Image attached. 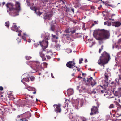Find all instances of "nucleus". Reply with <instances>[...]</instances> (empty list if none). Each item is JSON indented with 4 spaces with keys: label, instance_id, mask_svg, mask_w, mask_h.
<instances>
[{
    "label": "nucleus",
    "instance_id": "f257e3e1",
    "mask_svg": "<svg viewBox=\"0 0 121 121\" xmlns=\"http://www.w3.org/2000/svg\"><path fill=\"white\" fill-rule=\"evenodd\" d=\"M6 6L7 9L10 11L9 13L10 15L15 16L19 15L18 13L20 10V4L19 2H16L15 5L12 3H8Z\"/></svg>",
    "mask_w": 121,
    "mask_h": 121
},
{
    "label": "nucleus",
    "instance_id": "f03ea898",
    "mask_svg": "<svg viewBox=\"0 0 121 121\" xmlns=\"http://www.w3.org/2000/svg\"><path fill=\"white\" fill-rule=\"evenodd\" d=\"M93 35L96 39L101 41L104 38L108 39L110 34L109 32L106 30L98 29L94 30Z\"/></svg>",
    "mask_w": 121,
    "mask_h": 121
},
{
    "label": "nucleus",
    "instance_id": "7ed1b4c3",
    "mask_svg": "<svg viewBox=\"0 0 121 121\" xmlns=\"http://www.w3.org/2000/svg\"><path fill=\"white\" fill-rule=\"evenodd\" d=\"M28 65H30L32 68L33 71L32 72L33 73L41 71L43 68L42 64L38 61H30L29 62Z\"/></svg>",
    "mask_w": 121,
    "mask_h": 121
},
{
    "label": "nucleus",
    "instance_id": "20e7f679",
    "mask_svg": "<svg viewBox=\"0 0 121 121\" xmlns=\"http://www.w3.org/2000/svg\"><path fill=\"white\" fill-rule=\"evenodd\" d=\"M102 56L98 60V63L99 65L103 66L104 67V64L108 63L110 58V56L109 54L105 52H104L102 54Z\"/></svg>",
    "mask_w": 121,
    "mask_h": 121
},
{
    "label": "nucleus",
    "instance_id": "39448f33",
    "mask_svg": "<svg viewBox=\"0 0 121 121\" xmlns=\"http://www.w3.org/2000/svg\"><path fill=\"white\" fill-rule=\"evenodd\" d=\"M50 34L48 33H43L42 34L41 37L44 38L45 40H43L42 42L39 41L40 45L43 49H45L48 47V42L46 40H48L50 38Z\"/></svg>",
    "mask_w": 121,
    "mask_h": 121
},
{
    "label": "nucleus",
    "instance_id": "423d86ee",
    "mask_svg": "<svg viewBox=\"0 0 121 121\" xmlns=\"http://www.w3.org/2000/svg\"><path fill=\"white\" fill-rule=\"evenodd\" d=\"M97 107L95 106H93L92 108L91 109V112L90 114L91 115L95 114L98 113V108L99 107V104L98 102L97 103Z\"/></svg>",
    "mask_w": 121,
    "mask_h": 121
},
{
    "label": "nucleus",
    "instance_id": "0eeeda50",
    "mask_svg": "<svg viewBox=\"0 0 121 121\" xmlns=\"http://www.w3.org/2000/svg\"><path fill=\"white\" fill-rule=\"evenodd\" d=\"M53 106L54 107L55 109L54 111L56 112L60 113L61 112V109L60 108L61 105L59 104L58 105H54Z\"/></svg>",
    "mask_w": 121,
    "mask_h": 121
},
{
    "label": "nucleus",
    "instance_id": "6e6552de",
    "mask_svg": "<svg viewBox=\"0 0 121 121\" xmlns=\"http://www.w3.org/2000/svg\"><path fill=\"white\" fill-rule=\"evenodd\" d=\"M75 63L72 61H70L67 63L66 65L67 67L70 68H73L75 67Z\"/></svg>",
    "mask_w": 121,
    "mask_h": 121
},
{
    "label": "nucleus",
    "instance_id": "1a4fd4ad",
    "mask_svg": "<svg viewBox=\"0 0 121 121\" xmlns=\"http://www.w3.org/2000/svg\"><path fill=\"white\" fill-rule=\"evenodd\" d=\"M114 95L116 96H118L119 98L121 96V88H118V90L117 91H113Z\"/></svg>",
    "mask_w": 121,
    "mask_h": 121
},
{
    "label": "nucleus",
    "instance_id": "9d476101",
    "mask_svg": "<svg viewBox=\"0 0 121 121\" xmlns=\"http://www.w3.org/2000/svg\"><path fill=\"white\" fill-rule=\"evenodd\" d=\"M12 30L14 31L17 32H20L21 31L18 30V27H17L15 23H13V26L12 27Z\"/></svg>",
    "mask_w": 121,
    "mask_h": 121
},
{
    "label": "nucleus",
    "instance_id": "9b49d317",
    "mask_svg": "<svg viewBox=\"0 0 121 121\" xmlns=\"http://www.w3.org/2000/svg\"><path fill=\"white\" fill-rule=\"evenodd\" d=\"M51 30L53 31L54 30L55 26L56 25V23L55 21H52V22L51 24Z\"/></svg>",
    "mask_w": 121,
    "mask_h": 121
},
{
    "label": "nucleus",
    "instance_id": "f8f14e48",
    "mask_svg": "<svg viewBox=\"0 0 121 121\" xmlns=\"http://www.w3.org/2000/svg\"><path fill=\"white\" fill-rule=\"evenodd\" d=\"M118 78H116L115 81V83L117 84H118L121 82V74H118Z\"/></svg>",
    "mask_w": 121,
    "mask_h": 121
},
{
    "label": "nucleus",
    "instance_id": "ddd939ff",
    "mask_svg": "<svg viewBox=\"0 0 121 121\" xmlns=\"http://www.w3.org/2000/svg\"><path fill=\"white\" fill-rule=\"evenodd\" d=\"M112 25L115 27H118L120 26L121 25V23L119 22H112Z\"/></svg>",
    "mask_w": 121,
    "mask_h": 121
},
{
    "label": "nucleus",
    "instance_id": "4468645a",
    "mask_svg": "<svg viewBox=\"0 0 121 121\" xmlns=\"http://www.w3.org/2000/svg\"><path fill=\"white\" fill-rule=\"evenodd\" d=\"M67 92L69 96L73 94L74 92L73 90L71 88L67 90Z\"/></svg>",
    "mask_w": 121,
    "mask_h": 121
},
{
    "label": "nucleus",
    "instance_id": "2eb2a0df",
    "mask_svg": "<svg viewBox=\"0 0 121 121\" xmlns=\"http://www.w3.org/2000/svg\"><path fill=\"white\" fill-rule=\"evenodd\" d=\"M52 16L53 15L52 13L47 14L45 16L44 18L45 20H50Z\"/></svg>",
    "mask_w": 121,
    "mask_h": 121
},
{
    "label": "nucleus",
    "instance_id": "dca6fc26",
    "mask_svg": "<svg viewBox=\"0 0 121 121\" xmlns=\"http://www.w3.org/2000/svg\"><path fill=\"white\" fill-rule=\"evenodd\" d=\"M39 53L40 57L42 59V60H45L46 59V58L44 54L42 52H40Z\"/></svg>",
    "mask_w": 121,
    "mask_h": 121
},
{
    "label": "nucleus",
    "instance_id": "f3484780",
    "mask_svg": "<svg viewBox=\"0 0 121 121\" xmlns=\"http://www.w3.org/2000/svg\"><path fill=\"white\" fill-rule=\"evenodd\" d=\"M31 115L30 113L29 112L25 113L23 115L24 116V117L25 118H28L30 117Z\"/></svg>",
    "mask_w": 121,
    "mask_h": 121
},
{
    "label": "nucleus",
    "instance_id": "a211bd4d",
    "mask_svg": "<svg viewBox=\"0 0 121 121\" xmlns=\"http://www.w3.org/2000/svg\"><path fill=\"white\" fill-rule=\"evenodd\" d=\"M30 91H35L36 90L33 87L28 86L27 85V88H26Z\"/></svg>",
    "mask_w": 121,
    "mask_h": 121
},
{
    "label": "nucleus",
    "instance_id": "6ab92c4d",
    "mask_svg": "<svg viewBox=\"0 0 121 121\" xmlns=\"http://www.w3.org/2000/svg\"><path fill=\"white\" fill-rule=\"evenodd\" d=\"M29 79L28 78H23L22 80H21V82L23 83V84L25 85H27V84L25 82L23 81V80H24L26 82H28L29 81Z\"/></svg>",
    "mask_w": 121,
    "mask_h": 121
},
{
    "label": "nucleus",
    "instance_id": "aec40b11",
    "mask_svg": "<svg viewBox=\"0 0 121 121\" xmlns=\"http://www.w3.org/2000/svg\"><path fill=\"white\" fill-rule=\"evenodd\" d=\"M91 85L93 87L94 85L96 84L97 83L96 81L94 80H92L89 82Z\"/></svg>",
    "mask_w": 121,
    "mask_h": 121
},
{
    "label": "nucleus",
    "instance_id": "412c9836",
    "mask_svg": "<svg viewBox=\"0 0 121 121\" xmlns=\"http://www.w3.org/2000/svg\"><path fill=\"white\" fill-rule=\"evenodd\" d=\"M60 45L59 44H57L56 45H55V48L56 50H60Z\"/></svg>",
    "mask_w": 121,
    "mask_h": 121
},
{
    "label": "nucleus",
    "instance_id": "4be33fe9",
    "mask_svg": "<svg viewBox=\"0 0 121 121\" xmlns=\"http://www.w3.org/2000/svg\"><path fill=\"white\" fill-rule=\"evenodd\" d=\"M115 105L118 110L119 109H121V106L118 103L116 102Z\"/></svg>",
    "mask_w": 121,
    "mask_h": 121
},
{
    "label": "nucleus",
    "instance_id": "5701e85b",
    "mask_svg": "<svg viewBox=\"0 0 121 121\" xmlns=\"http://www.w3.org/2000/svg\"><path fill=\"white\" fill-rule=\"evenodd\" d=\"M105 81H106V82H108V78L109 77V76L107 75L106 73H105Z\"/></svg>",
    "mask_w": 121,
    "mask_h": 121
},
{
    "label": "nucleus",
    "instance_id": "b1692460",
    "mask_svg": "<svg viewBox=\"0 0 121 121\" xmlns=\"http://www.w3.org/2000/svg\"><path fill=\"white\" fill-rule=\"evenodd\" d=\"M76 30V29L72 28L71 29L70 32L71 33L73 34L75 32Z\"/></svg>",
    "mask_w": 121,
    "mask_h": 121
},
{
    "label": "nucleus",
    "instance_id": "393cba45",
    "mask_svg": "<svg viewBox=\"0 0 121 121\" xmlns=\"http://www.w3.org/2000/svg\"><path fill=\"white\" fill-rule=\"evenodd\" d=\"M27 36V35L25 33H24V36H22V39H23L25 41H26V38Z\"/></svg>",
    "mask_w": 121,
    "mask_h": 121
},
{
    "label": "nucleus",
    "instance_id": "a878e982",
    "mask_svg": "<svg viewBox=\"0 0 121 121\" xmlns=\"http://www.w3.org/2000/svg\"><path fill=\"white\" fill-rule=\"evenodd\" d=\"M9 21H7L5 23V26L7 27H8L9 26Z\"/></svg>",
    "mask_w": 121,
    "mask_h": 121
},
{
    "label": "nucleus",
    "instance_id": "bb28decb",
    "mask_svg": "<svg viewBox=\"0 0 121 121\" xmlns=\"http://www.w3.org/2000/svg\"><path fill=\"white\" fill-rule=\"evenodd\" d=\"M30 9L32 10H34V11H35V13H36V11L37 9L36 8H35V7H30Z\"/></svg>",
    "mask_w": 121,
    "mask_h": 121
},
{
    "label": "nucleus",
    "instance_id": "cd10ccee",
    "mask_svg": "<svg viewBox=\"0 0 121 121\" xmlns=\"http://www.w3.org/2000/svg\"><path fill=\"white\" fill-rule=\"evenodd\" d=\"M77 37L78 38L80 37L81 36V34L80 33H78L76 34Z\"/></svg>",
    "mask_w": 121,
    "mask_h": 121
},
{
    "label": "nucleus",
    "instance_id": "c85d7f7f",
    "mask_svg": "<svg viewBox=\"0 0 121 121\" xmlns=\"http://www.w3.org/2000/svg\"><path fill=\"white\" fill-rule=\"evenodd\" d=\"M66 51L68 53H69L72 52V50L69 48H67L66 49Z\"/></svg>",
    "mask_w": 121,
    "mask_h": 121
},
{
    "label": "nucleus",
    "instance_id": "c756f323",
    "mask_svg": "<svg viewBox=\"0 0 121 121\" xmlns=\"http://www.w3.org/2000/svg\"><path fill=\"white\" fill-rule=\"evenodd\" d=\"M92 78H93L92 77H90L87 80V82H90L91 81H92V80H93L92 79Z\"/></svg>",
    "mask_w": 121,
    "mask_h": 121
},
{
    "label": "nucleus",
    "instance_id": "7c9ffc66",
    "mask_svg": "<svg viewBox=\"0 0 121 121\" xmlns=\"http://www.w3.org/2000/svg\"><path fill=\"white\" fill-rule=\"evenodd\" d=\"M52 38L54 39H57L58 37H57L55 35H53V34H52Z\"/></svg>",
    "mask_w": 121,
    "mask_h": 121
},
{
    "label": "nucleus",
    "instance_id": "2f4dec72",
    "mask_svg": "<svg viewBox=\"0 0 121 121\" xmlns=\"http://www.w3.org/2000/svg\"><path fill=\"white\" fill-rule=\"evenodd\" d=\"M81 119L82 121H87V119L83 117H81Z\"/></svg>",
    "mask_w": 121,
    "mask_h": 121
},
{
    "label": "nucleus",
    "instance_id": "473e14b6",
    "mask_svg": "<svg viewBox=\"0 0 121 121\" xmlns=\"http://www.w3.org/2000/svg\"><path fill=\"white\" fill-rule=\"evenodd\" d=\"M81 89V92H83V91H84L85 90V87H82Z\"/></svg>",
    "mask_w": 121,
    "mask_h": 121
},
{
    "label": "nucleus",
    "instance_id": "72a5a7b5",
    "mask_svg": "<svg viewBox=\"0 0 121 121\" xmlns=\"http://www.w3.org/2000/svg\"><path fill=\"white\" fill-rule=\"evenodd\" d=\"M103 46L102 45L101 47V48L99 49V53H101V50L103 49Z\"/></svg>",
    "mask_w": 121,
    "mask_h": 121
},
{
    "label": "nucleus",
    "instance_id": "f704fd0d",
    "mask_svg": "<svg viewBox=\"0 0 121 121\" xmlns=\"http://www.w3.org/2000/svg\"><path fill=\"white\" fill-rule=\"evenodd\" d=\"M114 107V106L113 104H112L110 105L109 108H113Z\"/></svg>",
    "mask_w": 121,
    "mask_h": 121
},
{
    "label": "nucleus",
    "instance_id": "c9c22d12",
    "mask_svg": "<svg viewBox=\"0 0 121 121\" xmlns=\"http://www.w3.org/2000/svg\"><path fill=\"white\" fill-rule=\"evenodd\" d=\"M83 59L82 58H81L79 60V63L80 64L82 63Z\"/></svg>",
    "mask_w": 121,
    "mask_h": 121
},
{
    "label": "nucleus",
    "instance_id": "e433bc0d",
    "mask_svg": "<svg viewBox=\"0 0 121 121\" xmlns=\"http://www.w3.org/2000/svg\"><path fill=\"white\" fill-rule=\"evenodd\" d=\"M26 59L27 60H29L31 58V57L30 56H26L25 57Z\"/></svg>",
    "mask_w": 121,
    "mask_h": 121
},
{
    "label": "nucleus",
    "instance_id": "4c0bfd02",
    "mask_svg": "<svg viewBox=\"0 0 121 121\" xmlns=\"http://www.w3.org/2000/svg\"><path fill=\"white\" fill-rule=\"evenodd\" d=\"M52 52L51 51H48L47 52V53H50L51 54H50L52 56L53 55V54L52 53Z\"/></svg>",
    "mask_w": 121,
    "mask_h": 121
},
{
    "label": "nucleus",
    "instance_id": "58836bf2",
    "mask_svg": "<svg viewBox=\"0 0 121 121\" xmlns=\"http://www.w3.org/2000/svg\"><path fill=\"white\" fill-rule=\"evenodd\" d=\"M30 79L32 81H33L34 80L35 77L33 76H31L30 78Z\"/></svg>",
    "mask_w": 121,
    "mask_h": 121
},
{
    "label": "nucleus",
    "instance_id": "ea45409f",
    "mask_svg": "<svg viewBox=\"0 0 121 121\" xmlns=\"http://www.w3.org/2000/svg\"><path fill=\"white\" fill-rule=\"evenodd\" d=\"M112 22H109L107 21V25L108 26H110L111 25V24H112Z\"/></svg>",
    "mask_w": 121,
    "mask_h": 121
},
{
    "label": "nucleus",
    "instance_id": "a19ab883",
    "mask_svg": "<svg viewBox=\"0 0 121 121\" xmlns=\"http://www.w3.org/2000/svg\"><path fill=\"white\" fill-rule=\"evenodd\" d=\"M106 92V91L105 90H102L101 91V94H102V95L104 93Z\"/></svg>",
    "mask_w": 121,
    "mask_h": 121
},
{
    "label": "nucleus",
    "instance_id": "79ce46f5",
    "mask_svg": "<svg viewBox=\"0 0 121 121\" xmlns=\"http://www.w3.org/2000/svg\"><path fill=\"white\" fill-rule=\"evenodd\" d=\"M36 13L37 15H41V14L42 13H41L39 11L37 13L36 12V13Z\"/></svg>",
    "mask_w": 121,
    "mask_h": 121
},
{
    "label": "nucleus",
    "instance_id": "37998d69",
    "mask_svg": "<svg viewBox=\"0 0 121 121\" xmlns=\"http://www.w3.org/2000/svg\"><path fill=\"white\" fill-rule=\"evenodd\" d=\"M116 117H118L119 116H120L121 115V113L120 114H118V113H116Z\"/></svg>",
    "mask_w": 121,
    "mask_h": 121
},
{
    "label": "nucleus",
    "instance_id": "c03bdc74",
    "mask_svg": "<svg viewBox=\"0 0 121 121\" xmlns=\"http://www.w3.org/2000/svg\"><path fill=\"white\" fill-rule=\"evenodd\" d=\"M46 56L47 58L48 59H50L51 58L50 56L49 55H47Z\"/></svg>",
    "mask_w": 121,
    "mask_h": 121
},
{
    "label": "nucleus",
    "instance_id": "a18cd8bd",
    "mask_svg": "<svg viewBox=\"0 0 121 121\" xmlns=\"http://www.w3.org/2000/svg\"><path fill=\"white\" fill-rule=\"evenodd\" d=\"M43 64L44 66H45V67H47V65L48 64L46 62H44L43 63Z\"/></svg>",
    "mask_w": 121,
    "mask_h": 121
},
{
    "label": "nucleus",
    "instance_id": "49530a36",
    "mask_svg": "<svg viewBox=\"0 0 121 121\" xmlns=\"http://www.w3.org/2000/svg\"><path fill=\"white\" fill-rule=\"evenodd\" d=\"M104 93H105V94H103L102 95H104V96H105L106 95H107L108 94V92H105Z\"/></svg>",
    "mask_w": 121,
    "mask_h": 121
},
{
    "label": "nucleus",
    "instance_id": "de8ad7c7",
    "mask_svg": "<svg viewBox=\"0 0 121 121\" xmlns=\"http://www.w3.org/2000/svg\"><path fill=\"white\" fill-rule=\"evenodd\" d=\"M39 45L38 43H35L34 44V46L35 47H36Z\"/></svg>",
    "mask_w": 121,
    "mask_h": 121
},
{
    "label": "nucleus",
    "instance_id": "09e8293b",
    "mask_svg": "<svg viewBox=\"0 0 121 121\" xmlns=\"http://www.w3.org/2000/svg\"><path fill=\"white\" fill-rule=\"evenodd\" d=\"M95 44V42H92V44L91 45H89V46L90 47H92V46L94 45Z\"/></svg>",
    "mask_w": 121,
    "mask_h": 121
},
{
    "label": "nucleus",
    "instance_id": "8fccbe9b",
    "mask_svg": "<svg viewBox=\"0 0 121 121\" xmlns=\"http://www.w3.org/2000/svg\"><path fill=\"white\" fill-rule=\"evenodd\" d=\"M98 21H95L94 23L95 24H97L98 23Z\"/></svg>",
    "mask_w": 121,
    "mask_h": 121
},
{
    "label": "nucleus",
    "instance_id": "3c124183",
    "mask_svg": "<svg viewBox=\"0 0 121 121\" xmlns=\"http://www.w3.org/2000/svg\"><path fill=\"white\" fill-rule=\"evenodd\" d=\"M3 90V87L2 86H0V90L1 91H2Z\"/></svg>",
    "mask_w": 121,
    "mask_h": 121
},
{
    "label": "nucleus",
    "instance_id": "603ef678",
    "mask_svg": "<svg viewBox=\"0 0 121 121\" xmlns=\"http://www.w3.org/2000/svg\"><path fill=\"white\" fill-rule=\"evenodd\" d=\"M107 22H104V24L105 25H107Z\"/></svg>",
    "mask_w": 121,
    "mask_h": 121
},
{
    "label": "nucleus",
    "instance_id": "864d4df0",
    "mask_svg": "<svg viewBox=\"0 0 121 121\" xmlns=\"http://www.w3.org/2000/svg\"><path fill=\"white\" fill-rule=\"evenodd\" d=\"M119 71L120 73L121 74V69H119Z\"/></svg>",
    "mask_w": 121,
    "mask_h": 121
},
{
    "label": "nucleus",
    "instance_id": "5fc2aeb1",
    "mask_svg": "<svg viewBox=\"0 0 121 121\" xmlns=\"http://www.w3.org/2000/svg\"><path fill=\"white\" fill-rule=\"evenodd\" d=\"M51 77H52V78H54V77L53 76V74H52V73H51Z\"/></svg>",
    "mask_w": 121,
    "mask_h": 121
},
{
    "label": "nucleus",
    "instance_id": "6e6d98bb",
    "mask_svg": "<svg viewBox=\"0 0 121 121\" xmlns=\"http://www.w3.org/2000/svg\"><path fill=\"white\" fill-rule=\"evenodd\" d=\"M21 31L20 32H18L19 33L18 34V35L19 36H20L21 35Z\"/></svg>",
    "mask_w": 121,
    "mask_h": 121
},
{
    "label": "nucleus",
    "instance_id": "4d7b16f0",
    "mask_svg": "<svg viewBox=\"0 0 121 121\" xmlns=\"http://www.w3.org/2000/svg\"><path fill=\"white\" fill-rule=\"evenodd\" d=\"M87 60L86 59L85 60V63H86L87 62Z\"/></svg>",
    "mask_w": 121,
    "mask_h": 121
},
{
    "label": "nucleus",
    "instance_id": "13d9d810",
    "mask_svg": "<svg viewBox=\"0 0 121 121\" xmlns=\"http://www.w3.org/2000/svg\"><path fill=\"white\" fill-rule=\"evenodd\" d=\"M76 68H77V70L78 71H80V69H79L77 67H76Z\"/></svg>",
    "mask_w": 121,
    "mask_h": 121
},
{
    "label": "nucleus",
    "instance_id": "bf43d9fd",
    "mask_svg": "<svg viewBox=\"0 0 121 121\" xmlns=\"http://www.w3.org/2000/svg\"><path fill=\"white\" fill-rule=\"evenodd\" d=\"M92 93H93L94 94H95L96 93V92L95 91H93L92 92Z\"/></svg>",
    "mask_w": 121,
    "mask_h": 121
},
{
    "label": "nucleus",
    "instance_id": "052dcab7",
    "mask_svg": "<svg viewBox=\"0 0 121 121\" xmlns=\"http://www.w3.org/2000/svg\"><path fill=\"white\" fill-rule=\"evenodd\" d=\"M71 10L73 12H74V9L73 8H72L71 9Z\"/></svg>",
    "mask_w": 121,
    "mask_h": 121
},
{
    "label": "nucleus",
    "instance_id": "680f3d73",
    "mask_svg": "<svg viewBox=\"0 0 121 121\" xmlns=\"http://www.w3.org/2000/svg\"><path fill=\"white\" fill-rule=\"evenodd\" d=\"M102 6L101 5L100 7H98V9H100V8L102 7Z\"/></svg>",
    "mask_w": 121,
    "mask_h": 121
},
{
    "label": "nucleus",
    "instance_id": "e2e57ef3",
    "mask_svg": "<svg viewBox=\"0 0 121 121\" xmlns=\"http://www.w3.org/2000/svg\"><path fill=\"white\" fill-rule=\"evenodd\" d=\"M20 106L21 107H22L24 106V105L23 104H20Z\"/></svg>",
    "mask_w": 121,
    "mask_h": 121
},
{
    "label": "nucleus",
    "instance_id": "0e129e2a",
    "mask_svg": "<svg viewBox=\"0 0 121 121\" xmlns=\"http://www.w3.org/2000/svg\"><path fill=\"white\" fill-rule=\"evenodd\" d=\"M5 2H3L2 3V4L3 5H4L5 4Z\"/></svg>",
    "mask_w": 121,
    "mask_h": 121
},
{
    "label": "nucleus",
    "instance_id": "69168bd1",
    "mask_svg": "<svg viewBox=\"0 0 121 121\" xmlns=\"http://www.w3.org/2000/svg\"><path fill=\"white\" fill-rule=\"evenodd\" d=\"M20 116H21V115H18V116H17V117L18 118H19L20 117Z\"/></svg>",
    "mask_w": 121,
    "mask_h": 121
},
{
    "label": "nucleus",
    "instance_id": "338daca9",
    "mask_svg": "<svg viewBox=\"0 0 121 121\" xmlns=\"http://www.w3.org/2000/svg\"><path fill=\"white\" fill-rule=\"evenodd\" d=\"M114 83V82H111V84H113Z\"/></svg>",
    "mask_w": 121,
    "mask_h": 121
},
{
    "label": "nucleus",
    "instance_id": "774afa93",
    "mask_svg": "<svg viewBox=\"0 0 121 121\" xmlns=\"http://www.w3.org/2000/svg\"><path fill=\"white\" fill-rule=\"evenodd\" d=\"M119 42H120L121 41V38L119 39Z\"/></svg>",
    "mask_w": 121,
    "mask_h": 121
}]
</instances>
